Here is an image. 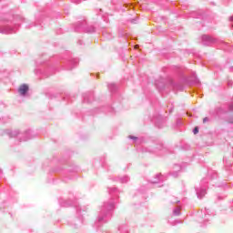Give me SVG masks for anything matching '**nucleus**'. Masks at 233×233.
Segmentation results:
<instances>
[{
  "label": "nucleus",
  "instance_id": "nucleus-1",
  "mask_svg": "<svg viewBox=\"0 0 233 233\" xmlns=\"http://www.w3.org/2000/svg\"><path fill=\"white\" fill-rule=\"evenodd\" d=\"M114 201L105 202L101 207L98 221L99 223H106L110 218H112V212L114 211Z\"/></svg>",
  "mask_w": 233,
  "mask_h": 233
},
{
  "label": "nucleus",
  "instance_id": "nucleus-2",
  "mask_svg": "<svg viewBox=\"0 0 233 233\" xmlns=\"http://www.w3.org/2000/svg\"><path fill=\"white\" fill-rule=\"evenodd\" d=\"M16 28L10 25H5L0 28V34H15Z\"/></svg>",
  "mask_w": 233,
  "mask_h": 233
},
{
  "label": "nucleus",
  "instance_id": "nucleus-3",
  "mask_svg": "<svg viewBox=\"0 0 233 233\" xmlns=\"http://www.w3.org/2000/svg\"><path fill=\"white\" fill-rule=\"evenodd\" d=\"M196 192L198 199H203V198H205V195L207 194V187L199 186L196 187Z\"/></svg>",
  "mask_w": 233,
  "mask_h": 233
},
{
  "label": "nucleus",
  "instance_id": "nucleus-4",
  "mask_svg": "<svg viewBox=\"0 0 233 233\" xmlns=\"http://www.w3.org/2000/svg\"><path fill=\"white\" fill-rule=\"evenodd\" d=\"M212 43H216V38H212L207 35H202V45L208 46V45H212Z\"/></svg>",
  "mask_w": 233,
  "mask_h": 233
},
{
  "label": "nucleus",
  "instance_id": "nucleus-5",
  "mask_svg": "<svg viewBox=\"0 0 233 233\" xmlns=\"http://www.w3.org/2000/svg\"><path fill=\"white\" fill-rule=\"evenodd\" d=\"M5 134L9 136V137H17V136H19V131H17V130H15V131L4 130L1 135L5 136Z\"/></svg>",
  "mask_w": 233,
  "mask_h": 233
},
{
  "label": "nucleus",
  "instance_id": "nucleus-6",
  "mask_svg": "<svg viewBox=\"0 0 233 233\" xmlns=\"http://www.w3.org/2000/svg\"><path fill=\"white\" fill-rule=\"evenodd\" d=\"M18 92L21 96H26V92H28V86L25 84H23L19 88Z\"/></svg>",
  "mask_w": 233,
  "mask_h": 233
},
{
  "label": "nucleus",
  "instance_id": "nucleus-7",
  "mask_svg": "<svg viewBox=\"0 0 233 233\" xmlns=\"http://www.w3.org/2000/svg\"><path fill=\"white\" fill-rule=\"evenodd\" d=\"M156 178L157 180H154L152 183H160L161 181H164V177L161 174H157Z\"/></svg>",
  "mask_w": 233,
  "mask_h": 233
},
{
  "label": "nucleus",
  "instance_id": "nucleus-8",
  "mask_svg": "<svg viewBox=\"0 0 233 233\" xmlns=\"http://www.w3.org/2000/svg\"><path fill=\"white\" fill-rule=\"evenodd\" d=\"M107 86L110 92H116L117 89V86H116V84H109Z\"/></svg>",
  "mask_w": 233,
  "mask_h": 233
},
{
  "label": "nucleus",
  "instance_id": "nucleus-9",
  "mask_svg": "<svg viewBox=\"0 0 233 233\" xmlns=\"http://www.w3.org/2000/svg\"><path fill=\"white\" fill-rule=\"evenodd\" d=\"M28 136H30V131H26L25 133H24V135H23V139H22V141H28V139H30V137H28Z\"/></svg>",
  "mask_w": 233,
  "mask_h": 233
},
{
  "label": "nucleus",
  "instance_id": "nucleus-10",
  "mask_svg": "<svg viewBox=\"0 0 233 233\" xmlns=\"http://www.w3.org/2000/svg\"><path fill=\"white\" fill-rule=\"evenodd\" d=\"M128 181H129V178L127 176H125V177L119 178L120 183H128Z\"/></svg>",
  "mask_w": 233,
  "mask_h": 233
},
{
  "label": "nucleus",
  "instance_id": "nucleus-11",
  "mask_svg": "<svg viewBox=\"0 0 233 233\" xmlns=\"http://www.w3.org/2000/svg\"><path fill=\"white\" fill-rule=\"evenodd\" d=\"M173 214H174V216H180L181 215V209H179L178 208H176L173 210Z\"/></svg>",
  "mask_w": 233,
  "mask_h": 233
},
{
  "label": "nucleus",
  "instance_id": "nucleus-12",
  "mask_svg": "<svg viewBox=\"0 0 233 233\" xmlns=\"http://www.w3.org/2000/svg\"><path fill=\"white\" fill-rule=\"evenodd\" d=\"M118 230H119V232H121V233L127 232V230L125 229V227H124V226L118 227Z\"/></svg>",
  "mask_w": 233,
  "mask_h": 233
},
{
  "label": "nucleus",
  "instance_id": "nucleus-13",
  "mask_svg": "<svg viewBox=\"0 0 233 233\" xmlns=\"http://www.w3.org/2000/svg\"><path fill=\"white\" fill-rule=\"evenodd\" d=\"M199 133V128L197 127L193 129V134H198Z\"/></svg>",
  "mask_w": 233,
  "mask_h": 233
},
{
  "label": "nucleus",
  "instance_id": "nucleus-14",
  "mask_svg": "<svg viewBox=\"0 0 233 233\" xmlns=\"http://www.w3.org/2000/svg\"><path fill=\"white\" fill-rule=\"evenodd\" d=\"M70 65H77V60H72V61L70 62Z\"/></svg>",
  "mask_w": 233,
  "mask_h": 233
},
{
  "label": "nucleus",
  "instance_id": "nucleus-15",
  "mask_svg": "<svg viewBox=\"0 0 233 233\" xmlns=\"http://www.w3.org/2000/svg\"><path fill=\"white\" fill-rule=\"evenodd\" d=\"M207 122H208V117H204V119H203V123H207Z\"/></svg>",
  "mask_w": 233,
  "mask_h": 233
},
{
  "label": "nucleus",
  "instance_id": "nucleus-16",
  "mask_svg": "<svg viewBox=\"0 0 233 233\" xmlns=\"http://www.w3.org/2000/svg\"><path fill=\"white\" fill-rule=\"evenodd\" d=\"M229 112H233V104L229 106Z\"/></svg>",
  "mask_w": 233,
  "mask_h": 233
},
{
  "label": "nucleus",
  "instance_id": "nucleus-17",
  "mask_svg": "<svg viewBox=\"0 0 233 233\" xmlns=\"http://www.w3.org/2000/svg\"><path fill=\"white\" fill-rule=\"evenodd\" d=\"M129 139H137V137H136L134 136H129Z\"/></svg>",
  "mask_w": 233,
  "mask_h": 233
},
{
  "label": "nucleus",
  "instance_id": "nucleus-18",
  "mask_svg": "<svg viewBox=\"0 0 233 233\" xmlns=\"http://www.w3.org/2000/svg\"><path fill=\"white\" fill-rule=\"evenodd\" d=\"M75 3L79 4V3H81V1L80 0H76V1H75Z\"/></svg>",
  "mask_w": 233,
  "mask_h": 233
},
{
  "label": "nucleus",
  "instance_id": "nucleus-19",
  "mask_svg": "<svg viewBox=\"0 0 233 233\" xmlns=\"http://www.w3.org/2000/svg\"><path fill=\"white\" fill-rule=\"evenodd\" d=\"M229 70H230V72H233V67L231 66V67L229 68Z\"/></svg>",
  "mask_w": 233,
  "mask_h": 233
},
{
  "label": "nucleus",
  "instance_id": "nucleus-20",
  "mask_svg": "<svg viewBox=\"0 0 233 233\" xmlns=\"http://www.w3.org/2000/svg\"><path fill=\"white\" fill-rule=\"evenodd\" d=\"M63 207H68V204H63Z\"/></svg>",
  "mask_w": 233,
  "mask_h": 233
},
{
  "label": "nucleus",
  "instance_id": "nucleus-21",
  "mask_svg": "<svg viewBox=\"0 0 233 233\" xmlns=\"http://www.w3.org/2000/svg\"><path fill=\"white\" fill-rule=\"evenodd\" d=\"M156 86H157V88H159V86L157 85V82H156Z\"/></svg>",
  "mask_w": 233,
  "mask_h": 233
},
{
  "label": "nucleus",
  "instance_id": "nucleus-22",
  "mask_svg": "<svg viewBox=\"0 0 233 233\" xmlns=\"http://www.w3.org/2000/svg\"><path fill=\"white\" fill-rule=\"evenodd\" d=\"M229 19H230V21H233V16H231Z\"/></svg>",
  "mask_w": 233,
  "mask_h": 233
},
{
  "label": "nucleus",
  "instance_id": "nucleus-23",
  "mask_svg": "<svg viewBox=\"0 0 233 233\" xmlns=\"http://www.w3.org/2000/svg\"><path fill=\"white\" fill-rule=\"evenodd\" d=\"M203 183H205V181H204V180H202V181H201V185H203Z\"/></svg>",
  "mask_w": 233,
  "mask_h": 233
},
{
  "label": "nucleus",
  "instance_id": "nucleus-24",
  "mask_svg": "<svg viewBox=\"0 0 233 233\" xmlns=\"http://www.w3.org/2000/svg\"><path fill=\"white\" fill-rule=\"evenodd\" d=\"M175 203H179V200H177V202H175Z\"/></svg>",
  "mask_w": 233,
  "mask_h": 233
}]
</instances>
